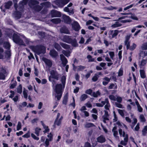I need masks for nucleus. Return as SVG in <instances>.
Listing matches in <instances>:
<instances>
[{
    "mask_svg": "<svg viewBox=\"0 0 147 147\" xmlns=\"http://www.w3.org/2000/svg\"><path fill=\"white\" fill-rule=\"evenodd\" d=\"M142 48L143 50H147V41L142 44Z\"/></svg>",
    "mask_w": 147,
    "mask_h": 147,
    "instance_id": "obj_45",
    "label": "nucleus"
},
{
    "mask_svg": "<svg viewBox=\"0 0 147 147\" xmlns=\"http://www.w3.org/2000/svg\"><path fill=\"white\" fill-rule=\"evenodd\" d=\"M60 31L61 33L67 34H69L70 33L69 30L65 26H64L61 28L60 29Z\"/></svg>",
    "mask_w": 147,
    "mask_h": 147,
    "instance_id": "obj_12",
    "label": "nucleus"
},
{
    "mask_svg": "<svg viewBox=\"0 0 147 147\" xmlns=\"http://www.w3.org/2000/svg\"><path fill=\"white\" fill-rule=\"evenodd\" d=\"M49 55L52 57L55 58L58 56V53L54 49H51L49 52Z\"/></svg>",
    "mask_w": 147,
    "mask_h": 147,
    "instance_id": "obj_15",
    "label": "nucleus"
},
{
    "mask_svg": "<svg viewBox=\"0 0 147 147\" xmlns=\"http://www.w3.org/2000/svg\"><path fill=\"white\" fill-rule=\"evenodd\" d=\"M147 131V125L145 126L142 130V134L144 136H145Z\"/></svg>",
    "mask_w": 147,
    "mask_h": 147,
    "instance_id": "obj_37",
    "label": "nucleus"
},
{
    "mask_svg": "<svg viewBox=\"0 0 147 147\" xmlns=\"http://www.w3.org/2000/svg\"><path fill=\"white\" fill-rule=\"evenodd\" d=\"M5 77L4 74L0 71V80H4Z\"/></svg>",
    "mask_w": 147,
    "mask_h": 147,
    "instance_id": "obj_54",
    "label": "nucleus"
},
{
    "mask_svg": "<svg viewBox=\"0 0 147 147\" xmlns=\"http://www.w3.org/2000/svg\"><path fill=\"white\" fill-rule=\"evenodd\" d=\"M30 48L37 55L44 54L46 52V47L42 45H38L36 46L30 45Z\"/></svg>",
    "mask_w": 147,
    "mask_h": 147,
    "instance_id": "obj_2",
    "label": "nucleus"
},
{
    "mask_svg": "<svg viewBox=\"0 0 147 147\" xmlns=\"http://www.w3.org/2000/svg\"><path fill=\"white\" fill-rule=\"evenodd\" d=\"M4 52V50L3 48L0 47V59H3V55L2 54Z\"/></svg>",
    "mask_w": 147,
    "mask_h": 147,
    "instance_id": "obj_50",
    "label": "nucleus"
},
{
    "mask_svg": "<svg viewBox=\"0 0 147 147\" xmlns=\"http://www.w3.org/2000/svg\"><path fill=\"white\" fill-rule=\"evenodd\" d=\"M88 97V96L85 94H82L80 97V99L81 101H84Z\"/></svg>",
    "mask_w": 147,
    "mask_h": 147,
    "instance_id": "obj_35",
    "label": "nucleus"
},
{
    "mask_svg": "<svg viewBox=\"0 0 147 147\" xmlns=\"http://www.w3.org/2000/svg\"><path fill=\"white\" fill-rule=\"evenodd\" d=\"M24 90L23 91V94L24 95V98L27 99L28 98V95L27 93V90H26V89L25 88H24Z\"/></svg>",
    "mask_w": 147,
    "mask_h": 147,
    "instance_id": "obj_40",
    "label": "nucleus"
},
{
    "mask_svg": "<svg viewBox=\"0 0 147 147\" xmlns=\"http://www.w3.org/2000/svg\"><path fill=\"white\" fill-rule=\"evenodd\" d=\"M54 46L55 48L57 51H60L61 49V47L60 45L57 42H55L54 44Z\"/></svg>",
    "mask_w": 147,
    "mask_h": 147,
    "instance_id": "obj_32",
    "label": "nucleus"
},
{
    "mask_svg": "<svg viewBox=\"0 0 147 147\" xmlns=\"http://www.w3.org/2000/svg\"><path fill=\"white\" fill-rule=\"evenodd\" d=\"M146 60L142 59L141 61V64H140V66H144L146 64Z\"/></svg>",
    "mask_w": 147,
    "mask_h": 147,
    "instance_id": "obj_57",
    "label": "nucleus"
},
{
    "mask_svg": "<svg viewBox=\"0 0 147 147\" xmlns=\"http://www.w3.org/2000/svg\"><path fill=\"white\" fill-rule=\"evenodd\" d=\"M73 27L74 30L76 31H79L80 29V25L77 22H75L74 25L73 26Z\"/></svg>",
    "mask_w": 147,
    "mask_h": 147,
    "instance_id": "obj_18",
    "label": "nucleus"
},
{
    "mask_svg": "<svg viewBox=\"0 0 147 147\" xmlns=\"http://www.w3.org/2000/svg\"><path fill=\"white\" fill-rule=\"evenodd\" d=\"M87 58L88 59L89 62H93L94 61V59L92 58V56L90 55H88L87 56Z\"/></svg>",
    "mask_w": 147,
    "mask_h": 147,
    "instance_id": "obj_46",
    "label": "nucleus"
},
{
    "mask_svg": "<svg viewBox=\"0 0 147 147\" xmlns=\"http://www.w3.org/2000/svg\"><path fill=\"white\" fill-rule=\"evenodd\" d=\"M137 122V119L136 118H134V122L132 123V125L131 126L132 128H133V127L136 125Z\"/></svg>",
    "mask_w": 147,
    "mask_h": 147,
    "instance_id": "obj_58",
    "label": "nucleus"
},
{
    "mask_svg": "<svg viewBox=\"0 0 147 147\" xmlns=\"http://www.w3.org/2000/svg\"><path fill=\"white\" fill-rule=\"evenodd\" d=\"M92 94L91 96L94 98H97L98 96H100L101 94V93L99 90L97 91L96 92H92Z\"/></svg>",
    "mask_w": 147,
    "mask_h": 147,
    "instance_id": "obj_24",
    "label": "nucleus"
},
{
    "mask_svg": "<svg viewBox=\"0 0 147 147\" xmlns=\"http://www.w3.org/2000/svg\"><path fill=\"white\" fill-rule=\"evenodd\" d=\"M97 142H98L102 143L105 142L106 139L105 138L103 135H101L96 138Z\"/></svg>",
    "mask_w": 147,
    "mask_h": 147,
    "instance_id": "obj_14",
    "label": "nucleus"
},
{
    "mask_svg": "<svg viewBox=\"0 0 147 147\" xmlns=\"http://www.w3.org/2000/svg\"><path fill=\"white\" fill-rule=\"evenodd\" d=\"M42 60L48 67L50 68L52 67L53 63L52 61L51 60L44 57L42 58Z\"/></svg>",
    "mask_w": 147,
    "mask_h": 147,
    "instance_id": "obj_10",
    "label": "nucleus"
},
{
    "mask_svg": "<svg viewBox=\"0 0 147 147\" xmlns=\"http://www.w3.org/2000/svg\"><path fill=\"white\" fill-rule=\"evenodd\" d=\"M3 46L6 49L9 50L10 48V45L8 42H5L3 43Z\"/></svg>",
    "mask_w": 147,
    "mask_h": 147,
    "instance_id": "obj_28",
    "label": "nucleus"
},
{
    "mask_svg": "<svg viewBox=\"0 0 147 147\" xmlns=\"http://www.w3.org/2000/svg\"><path fill=\"white\" fill-rule=\"evenodd\" d=\"M115 72H113V76H112V80L115 82H117V79L115 76Z\"/></svg>",
    "mask_w": 147,
    "mask_h": 147,
    "instance_id": "obj_53",
    "label": "nucleus"
},
{
    "mask_svg": "<svg viewBox=\"0 0 147 147\" xmlns=\"http://www.w3.org/2000/svg\"><path fill=\"white\" fill-rule=\"evenodd\" d=\"M31 137L33 138L34 140H38L39 138L38 137H36L34 134H31Z\"/></svg>",
    "mask_w": 147,
    "mask_h": 147,
    "instance_id": "obj_59",
    "label": "nucleus"
},
{
    "mask_svg": "<svg viewBox=\"0 0 147 147\" xmlns=\"http://www.w3.org/2000/svg\"><path fill=\"white\" fill-rule=\"evenodd\" d=\"M113 31L111 30V31L110 34L112 35V38H114L117 35L119 32V31L117 30H115L114 31V32L113 33Z\"/></svg>",
    "mask_w": 147,
    "mask_h": 147,
    "instance_id": "obj_22",
    "label": "nucleus"
},
{
    "mask_svg": "<svg viewBox=\"0 0 147 147\" xmlns=\"http://www.w3.org/2000/svg\"><path fill=\"white\" fill-rule=\"evenodd\" d=\"M103 79L106 81H103L102 82V84L104 86H106L107 85L110 80V79L107 77L104 78Z\"/></svg>",
    "mask_w": 147,
    "mask_h": 147,
    "instance_id": "obj_27",
    "label": "nucleus"
},
{
    "mask_svg": "<svg viewBox=\"0 0 147 147\" xmlns=\"http://www.w3.org/2000/svg\"><path fill=\"white\" fill-rule=\"evenodd\" d=\"M140 118L141 121L142 122H144L146 121L144 115L142 114H141L140 115Z\"/></svg>",
    "mask_w": 147,
    "mask_h": 147,
    "instance_id": "obj_47",
    "label": "nucleus"
},
{
    "mask_svg": "<svg viewBox=\"0 0 147 147\" xmlns=\"http://www.w3.org/2000/svg\"><path fill=\"white\" fill-rule=\"evenodd\" d=\"M125 45L126 46V48L127 50L130 47V42L129 41L126 42L125 41Z\"/></svg>",
    "mask_w": 147,
    "mask_h": 147,
    "instance_id": "obj_63",
    "label": "nucleus"
},
{
    "mask_svg": "<svg viewBox=\"0 0 147 147\" xmlns=\"http://www.w3.org/2000/svg\"><path fill=\"white\" fill-rule=\"evenodd\" d=\"M41 130V129L40 128H39L38 127H36L35 128V133L37 136H39V132Z\"/></svg>",
    "mask_w": 147,
    "mask_h": 147,
    "instance_id": "obj_41",
    "label": "nucleus"
},
{
    "mask_svg": "<svg viewBox=\"0 0 147 147\" xmlns=\"http://www.w3.org/2000/svg\"><path fill=\"white\" fill-rule=\"evenodd\" d=\"M51 21L53 23L57 24L60 23L61 20L59 18H54L52 19Z\"/></svg>",
    "mask_w": 147,
    "mask_h": 147,
    "instance_id": "obj_25",
    "label": "nucleus"
},
{
    "mask_svg": "<svg viewBox=\"0 0 147 147\" xmlns=\"http://www.w3.org/2000/svg\"><path fill=\"white\" fill-rule=\"evenodd\" d=\"M140 77L143 78H145L146 77V75L145 73V71L144 69H140Z\"/></svg>",
    "mask_w": 147,
    "mask_h": 147,
    "instance_id": "obj_23",
    "label": "nucleus"
},
{
    "mask_svg": "<svg viewBox=\"0 0 147 147\" xmlns=\"http://www.w3.org/2000/svg\"><path fill=\"white\" fill-rule=\"evenodd\" d=\"M68 93H66L64 95L62 101V103L63 104L66 105L67 104L68 100Z\"/></svg>",
    "mask_w": 147,
    "mask_h": 147,
    "instance_id": "obj_19",
    "label": "nucleus"
},
{
    "mask_svg": "<svg viewBox=\"0 0 147 147\" xmlns=\"http://www.w3.org/2000/svg\"><path fill=\"white\" fill-rule=\"evenodd\" d=\"M124 110L118 109V111L119 114L122 117L124 116V113L123 112Z\"/></svg>",
    "mask_w": 147,
    "mask_h": 147,
    "instance_id": "obj_49",
    "label": "nucleus"
},
{
    "mask_svg": "<svg viewBox=\"0 0 147 147\" xmlns=\"http://www.w3.org/2000/svg\"><path fill=\"white\" fill-rule=\"evenodd\" d=\"M13 4L12 2L11 1H8L5 3V7L6 9H9Z\"/></svg>",
    "mask_w": 147,
    "mask_h": 147,
    "instance_id": "obj_21",
    "label": "nucleus"
},
{
    "mask_svg": "<svg viewBox=\"0 0 147 147\" xmlns=\"http://www.w3.org/2000/svg\"><path fill=\"white\" fill-rule=\"evenodd\" d=\"M12 40L15 43L17 44L20 45H24L23 40L16 33H14L13 34Z\"/></svg>",
    "mask_w": 147,
    "mask_h": 147,
    "instance_id": "obj_5",
    "label": "nucleus"
},
{
    "mask_svg": "<svg viewBox=\"0 0 147 147\" xmlns=\"http://www.w3.org/2000/svg\"><path fill=\"white\" fill-rule=\"evenodd\" d=\"M22 125L21 123L20 122H18L17 126V130H19L21 128Z\"/></svg>",
    "mask_w": 147,
    "mask_h": 147,
    "instance_id": "obj_60",
    "label": "nucleus"
},
{
    "mask_svg": "<svg viewBox=\"0 0 147 147\" xmlns=\"http://www.w3.org/2000/svg\"><path fill=\"white\" fill-rule=\"evenodd\" d=\"M136 45L134 43L132 44V45L131 46H130L129 48V49L131 51H133L136 48Z\"/></svg>",
    "mask_w": 147,
    "mask_h": 147,
    "instance_id": "obj_44",
    "label": "nucleus"
},
{
    "mask_svg": "<svg viewBox=\"0 0 147 147\" xmlns=\"http://www.w3.org/2000/svg\"><path fill=\"white\" fill-rule=\"evenodd\" d=\"M101 103L102 104L103 106L106 103H109V101L108 99L107 98H106L105 101H102Z\"/></svg>",
    "mask_w": 147,
    "mask_h": 147,
    "instance_id": "obj_56",
    "label": "nucleus"
},
{
    "mask_svg": "<svg viewBox=\"0 0 147 147\" xmlns=\"http://www.w3.org/2000/svg\"><path fill=\"white\" fill-rule=\"evenodd\" d=\"M13 16L16 18L18 19L21 18L22 16V13L16 10L13 13Z\"/></svg>",
    "mask_w": 147,
    "mask_h": 147,
    "instance_id": "obj_11",
    "label": "nucleus"
},
{
    "mask_svg": "<svg viewBox=\"0 0 147 147\" xmlns=\"http://www.w3.org/2000/svg\"><path fill=\"white\" fill-rule=\"evenodd\" d=\"M61 122L58 119L57 120L55 121H55L54 123V125H57L58 126H59L61 125Z\"/></svg>",
    "mask_w": 147,
    "mask_h": 147,
    "instance_id": "obj_52",
    "label": "nucleus"
},
{
    "mask_svg": "<svg viewBox=\"0 0 147 147\" xmlns=\"http://www.w3.org/2000/svg\"><path fill=\"white\" fill-rule=\"evenodd\" d=\"M121 24L119 23V22H115V23L114 24H113L111 25V27L113 28L119 27H120L121 26Z\"/></svg>",
    "mask_w": 147,
    "mask_h": 147,
    "instance_id": "obj_29",
    "label": "nucleus"
},
{
    "mask_svg": "<svg viewBox=\"0 0 147 147\" xmlns=\"http://www.w3.org/2000/svg\"><path fill=\"white\" fill-rule=\"evenodd\" d=\"M104 112V115L102 117L104 119L103 122L104 123H106V120H109V119L108 118L109 115L108 112L107 111L105 110Z\"/></svg>",
    "mask_w": 147,
    "mask_h": 147,
    "instance_id": "obj_17",
    "label": "nucleus"
},
{
    "mask_svg": "<svg viewBox=\"0 0 147 147\" xmlns=\"http://www.w3.org/2000/svg\"><path fill=\"white\" fill-rule=\"evenodd\" d=\"M69 1V0H56L54 2L55 4L58 7H62Z\"/></svg>",
    "mask_w": 147,
    "mask_h": 147,
    "instance_id": "obj_6",
    "label": "nucleus"
},
{
    "mask_svg": "<svg viewBox=\"0 0 147 147\" xmlns=\"http://www.w3.org/2000/svg\"><path fill=\"white\" fill-rule=\"evenodd\" d=\"M39 2L37 0H30L28 3V5H36L33 7V9L36 11L38 12L40 11L42 8V6L37 5L39 4Z\"/></svg>",
    "mask_w": 147,
    "mask_h": 147,
    "instance_id": "obj_4",
    "label": "nucleus"
},
{
    "mask_svg": "<svg viewBox=\"0 0 147 147\" xmlns=\"http://www.w3.org/2000/svg\"><path fill=\"white\" fill-rule=\"evenodd\" d=\"M66 77L64 76H62L61 78V82L62 84V86H63V87L65 88V82H66Z\"/></svg>",
    "mask_w": 147,
    "mask_h": 147,
    "instance_id": "obj_31",
    "label": "nucleus"
},
{
    "mask_svg": "<svg viewBox=\"0 0 147 147\" xmlns=\"http://www.w3.org/2000/svg\"><path fill=\"white\" fill-rule=\"evenodd\" d=\"M41 5H43L46 7H49L51 6V3L49 1H47L42 3L40 4Z\"/></svg>",
    "mask_w": 147,
    "mask_h": 147,
    "instance_id": "obj_34",
    "label": "nucleus"
},
{
    "mask_svg": "<svg viewBox=\"0 0 147 147\" xmlns=\"http://www.w3.org/2000/svg\"><path fill=\"white\" fill-rule=\"evenodd\" d=\"M93 72V71L92 70L90 71V72H88L85 75V77L87 79L90 76L91 73Z\"/></svg>",
    "mask_w": 147,
    "mask_h": 147,
    "instance_id": "obj_61",
    "label": "nucleus"
},
{
    "mask_svg": "<svg viewBox=\"0 0 147 147\" xmlns=\"http://www.w3.org/2000/svg\"><path fill=\"white\" fill-rule=\"evenodd\" d=\"M123 75V69L122 68H120L118 71V76H121Z\"/></svg>",
    "mask_w": 147,
    "mask_h": 147,
    "instance_id": "obj_42",
    "label": "nucleus"
},
{
    "mask_svg": "<svg viewBox=\"0 0 147 147\" xmlns=\"http://www.w3.org/2000/svg\"><path fill=\"white\" fill-rule=\"evenodd\" d=\"M64 88L61 84H56L54 89L55 92V97L57 101L60 100L62 97Z\"/></svg>",
    "mask_w": 147,
    "mask_h": 147,
    "instance_id": "obj_1",
    "label": "nucleus"
},
{
    "mask_svg": "<svg viewBox=\"0 0 147 147\" xmlns=\"http://www.w3.org/2000/svg\"><path fill=\"white\" fill-rule=\"evenodd\" d=\"M78 67L79 68L78 69V71L82 70L86 68L85 67L82 65H80Z\"/></svg>",
    "mask_w": 147,
    "mask_h": 147,
    "instance_id": "obj_62",
    "label": "nucleus"
},
{
    "mask_svg": "<svg viewBox=\"0 0 147 147\" xmlns=\"http://www.w3.org/2000/svg\"><path fill=\"white\" fill-rule=\"evenodd\" d=\"M92 90L91 89H87L85 91V93L87 94L92 95Z\"/></svg>",
    "mask_w": 147,
    "mask_h": 147,
    "instance_id": "obj_43",
    "label": "nucleus"
},
{
    "mask_svg": "<svg viewBox=\"0 0 147 147\" xmlns=\"http://www.w3.org/2000/svg\"><path fill=\"white\" fill-rule=\"evenodd\" d=\"M40 122L43 128L45 129L43 131V132L44 133H46L49 132L50 129L49 128V127L48 126H46L42 121H41Z\"/></svg>",
    "mask_w": 147,
    "mask_h": 147,
    "instance_id": "obj_20",
    "label": "nucleus"
},
{
    "mask_svg": "<svg viewBox=\"0 0 147 147\" xmlns=\"http://www.w3.org/2000/svg\"><path fill=\"white\" fill-rule=\"evenodd\" d=\"M30 137V134L29 131H28L27 133L22 136V137L26 138H28Z\"/></svg>",
    "mask_w": 147,
    "mask_h": 147,
    "instance_id": "obj_51",
    "label": "nucleus"
},
{
    "mask_svg": "<svg viewBox=\"0 0 147 147\" xmlns=\"http://www.w3.org/2000/svg\"><path fill=\"white\" fill-rule=\"evenodd\" d=\"M5 57L6 58H10L11 56V52L10 51L7 50L5 52Z\"/></svg>",
    "mask_w": 147,
    "mask_h": 147,
    "instance_id": "obj_36",
    "label": "nucleus"
},
{
    "mask_svg": "<svg viewBox=\"0 0 147 147\" xmlns=\"http://www.w3.org/2000/svg\"><path fill=\"white\" fill-rule=\"evenodd\" d=\"M61 59L63 67H65L68 63V61L66 58L63 55L61 56Z\"/></svg>",
    "mask_w": 147,
    "mask_h": 147,
    "instance_id": "obj_16",
    "label": "nucleus"
},
{
    "mask_svg": "<svg viewBox=\"0 0 147 147\" xmlns=\"http://www.w3.org/2000/svg\"><path fill=\"white\" fill-rule=\"evenodd\" d=\"M51 76L49 78V80L51 81L50 78H52L53 79L56 80H59V74L57 72L54 70H51L50 71Z\"/></svg>",
    "mask_w": 147,
    "mask_h": 147,
    "instance_id": "obj_7",
    "label": "nucleus"
},
{
    "mask_svg": "<svg viewBox=\"0 0 147 147\" xmlns=\"http://www.w3.org/2000/svg\"><path fill=\"white\" fill-rule=\"evenodd\" d=\"M109 98L111 100L114 101H115L116 100V97L113 95H109Z\"/></svg>",
    "mask_w": 147,
    "mask_h": 147,
    "instance_id": "obj_64",
    "label": "nucleus"
},
{
    "mask_svg": "<svg viewBox=\"0 0 147 147\" xmlns=\"http://www.w3.org/2000/svg\"><path fill=\"white\" fill-rule=\"evenodd\" d=\"M22 88L21 84L19 85L17 88V92L20 94H21L22 92Z\"/></svg>",
    "mask_w": 147,
    "mask_h": 147,
    "instance_id": "obj_33",
    "label": "nucleus"
},
{
    "mask_svg": "<svg viewBox=\"0 0 147 147\" xmlns=\"http://www.w3.org/2000/svg\"><path fill=\"white\" fill-rule=\"evenodd\" d=\"M71 36L69 35H64L63 37L62 40L64 42L71 44L73 47H77L78 46L76 38L73 39Z\"/></svg>",
    "mask_w": 147,
    "mask_h": 147,
    "instance_id": "obj_3",
    "label": "nucleus"
},
{
    "mask_svg": "<svg viewBox=\"0 0 147 147\" xmlns=\"http://www.w3.org/2000/svg\"><path fill=\"white\" fill-rule=\"evenodd\" d=\"M63 19L65 22L67 24H69L71 22V20L70 17L66 15L63 16Z\"/></svg>",
    "mask_w": 147,
    "mask_h": 147,
    "instance_id": "obj_13",
    "label": "nucleus"
},
{
    "mask_svg": "<svg viewBox=\"0 0 147 147\" xmlns=\"http://www.w3.org/2000/svg\"><path fill=\"white\" fill-rule=\"evenodd\" d=\"M109 54L111 58L112 59H113L115 55V53L113 51H110L109 52Z\"/></svg>",
    "mask_w": 147,
    "mask_h": 147,
    "instance_id": "obj_55",
    "label": "nucleus"
},
{
    "mask_svg": "<svg viewBox=\"0 0 147 147\" xmlns=\"http://www.w3.org/2000/svg\"><path fill=\"white\" fill-rule=\"evenodd\" d=\"M29 0H22L20 1L19 3V9H23L24 8V5H27Z\"/></svg>",
    "mask_w": 147,
    "mask_h": 147,
    "instance_id": "obj_9",
    "label": "nucleus"
},
{
    "mask_svg": "<svg viewBox=\"0 0 147 147\" xmlns=\"http://www.w3.org/2000/svg\"><path fill=\"white\" fill-rule=\"evenodd\" d=\"M17 85V82L15 81L13 83L11 84V82L10 84L9 88L10 89L14 88Z\"/></svg>",
    "mask_w": 147,
    "mask_h": 147,
    "instance_id": "obj_39",
    "label": "nucleus"
},
{
    "mask_svg": "<svg viewBox=\"0 0 147 147\" xmlns=\"http://www.w3.org/2000/svg\"><path fill=\"white\" fill-rule=\"evenodd\" d=\"M98 75L95 74V75L92 77V80L93 82H96L98 80Z\"/></svg>",
    "mask_w": 147,
    "mask_h": 147,
    "instance_id": "obj_48",
    "label": "nucleus"
},
{
    "mask_svg": "<svg viewBox=\"0 0 147 147\" xmlns=\"http://www.w3.org/2000/svg\"><path fill=\"white\" fill-rule=\"evenodd\" d=\"M51 13L52 18L55 17H60L61 16L60 12L55 10H51Z\"/></svg>",
    "mask_w": 147,
    "mask_h": 147,
    "instance_id": "obj_8",
    "label": "nucleus"
},
{
    "mask_svg": "<svg viewBox=\"0 0 147 147\" xmlns=\"http://www.w3.org/2000/svg\"><path fill=\"white\" fill-rule=\"evenodd\" d=\"M92 123H88L85 125V127L87 128H89L95 126Z\"/></svg>",
    "mask_w": 147,
    "mask_h": 147,
    "instance_id": "obj_38",
    "label": "nucleus"
},
{
    "mask_svg": "<svg viewBox=\"0 0 147 147\" xmlns=\"http://www.w3.org/2000/svg\"><path fill=\"white\" fill-rule=\"evenodd\" d=\"M117 129V127L116 126H114L113 128L112 131L113 133V136L115 137H117V135L118 134V131L116 130Z\"/></svg>",
    "mask_w": 147,
    "mask_h": 147,
    "instance_id": "obj_30",
    "label": "nucleus"
},
{
    "mask_svg": "<svg viewBox=\"0 0 147 147\" xmlns=\"http://www.w3.org/2000/svg\"><path fill=\"white\" fill-rule=\"evenodd\" d=\"M60 45L65 49H69L70 48L69 45L62 42H60Z\"/></svg>",
    "mask_w": 147,
    "mask_h": 147,
    "instance_id": "obj_26",
    "label": "nucleus"
}]
</instances>
